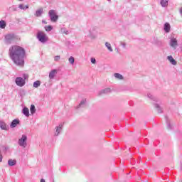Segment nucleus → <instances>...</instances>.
Listing matches in <instances>:
<instances>
[{"label":"nucleus","mask_w":182,"mask_h":182,"mask_svg":"<svg viewBox=\"0 0 182 182\" xmlns=\"http://www.w3.org/2000/svg\"><path fill=\"white\" fill-rule=\"evenodd\" d=\"M25 55H26L25 48L19 46H12L9 50L10 59L16 66H20V68L25 66Z\"/></svg>","instance_id":"1"},{"label":"nucleus","mask_w":182,"mask_h":182,"mask_svg":"<svg viewBox=\"0 0 182 182\" xmlns=\"http://www.w3.org/2000/svg\"><path fill=\"white\" fill-rule=\"evenodd\" d=\"M98 31L97 28L92 27L89 30L85 31V36L86 38H90V39H96L97 38Z\"/></svg>","instance_id":"2"},{"label":"nucleus","mask_w":182,"mask_h":182,"mask_svg":"<svg viewBox=\"0 0 182 182\" xmlns=\"http://www.w3.org/2000/svg\"><path fill=\"white\" fill-rule=\"evenodd\" d=\"M18 39V37H16V35L14 33H9L5 36L4 38V42L6 45H11V43H14L15 41Z\"/></svg>","instance_id":"3"},{"label":"nucleus","mask_w":182,"mask_h":182,"mask_svg":"<svg viewBox=\"0 0 182 182\" xmlns=\"http://www.w3.org/2000/svg\"><path fill=\"white\" fill-rule=\"evenodd\" d=\"M37 39L41 43H46V42L49 41V38L48 37L46 33H45V32L43 31H38L37 33Z\"/></svg>","instance_id":"4"},{"label":"nucleus","mask_w":182,"mask_h":182,"mask_svg":"<svg viewBox=\"0 0 182 182\" xmlns=\"http://www.w3.org/2000/svg\"><path fill=\"white\" fill-rule=\"evenodd\" d=\"M28 136L25 134H23L21 136V138H20L18 141V144L20 146V147H23V149H26V146H28Z\"/></svg>","instance_id":"5"},{"label":"nucleus","mask_w":182,"mask_h":182,"mask_svg":"<svg viewBox=\"0 0 182 182\" xmlns=\"http://www.w3.org/2000/svg\"><path fill=\"white\" fill-rule=\"evenodd\" d=\"M48 16L51 22H58V19H59V16H58L56 10H50L48 11Z\"/></svg>","instance_id":"6"},{"label":"nucleus","mask_w":182,"mask_h":182,"mask_svg":"<svg viewBox=\"0 0 182 182\" xmlns=\"http://www.w3.org/2000/svg\"><path fill=\"white\" fill-rule=\"evenodd\" d=\"M16 85H17V86H19L20 87H22L23 86H25V80L21 77H17L16 78Z\"/></svg>","instance_id":"7"},{"label":"nucleus","mask_w":182,"mask_h":182,"mask_svg":"<svg viewBox=\"0 0 182 182\" xmlns=\"http://www.w3.org/2000/svg\"><path fill=\"white\" fill-rule=\"evenodd\" d=\"M87 105V102L86 101V98H84L80 102L79 105L75 107V109L76 110L79 109H83L86 107Z\"/></svg>","instance_id":"8"},{"label":"nucleus","mask_w":182,"mask_h":182,"mask_svg":"<svg viewBox=\"0 0 182 182\" xmlns=\"http://www.w3.org/2000/svg\"><path fill=\"white\" fill-rule=\"evenodd\" d=\"M169 45L170 46H171V48H173V49H176L178 45V43H177V38L174 37L171 38L169 42Z\"/></svg>","instance_id":"9"},{"label":"nucleus","mask_w":182,"mask_h":182,"mask_svg":"<svg viewBox=\"0 0 182 182\" xmlns=\"http://www.w3.org/2000/svg\"><path fill=\"white\" fill-rule=\"evenodd\" d=\"M63 127V124H60L58 126L55 127V136H59L60 134Z\"/></svg>","instance_id":"10"},{"label":"nucleus","mask_w":182,"mask_h":182,"mask_svg":"<svg viewBox=\"0 0 182 182\" xmlns=\"http://www.w3.org/2000/svg\"><path fill=\"white\" fill-rule=\"evenodd\" d=\"M110 92H112L110 88H105L99 92L98 96H102V95H107V93H110Z\"/></svg>","instance_id":"11"},{"label":"nucleus","mask_w":182,"mask_h":182,"mask_svg":"<svg viewBox=\"0 0 182 182\" xmlns=\"http://www.w3.org/2000/svg\"><path fill=\"white\" fill-rule=\"evenodd\" d=\"M58 74V70H52L48 75L49 79L53 80L55 79V76Z\"/></svg>","instance_id":"12"},{"label":"nucleus","mask_w":182,"mask_h":182,"mask_svg":"<svg viewBox=\"0 0 182 182\" xmlns=\"http://www.w3.org/2000/svg\"><path fill=\"white\" fill-rule=\"evenodd\" d=\"M152 43L154 45H156V46H161L163 45V43L161 42V41H160L157 38H154V41H152Z\"/></svg>","instance_id":"13"},{"label":"nucleus","mask_w":182,"mask_h":182,"mask_svg":"<svg viewBox=\"0 0 182 182\" xmlns=\"http://www.w3.org/2000/svg\"><path fill=\"white\" fill-rule=\"evenodd\" d=\"M167 59L170 62V63H171V65H173L174 66H176V65H177V61H176V60H174V58H173L172 55L168 56Z\"/></svg>","instance_id":"14"},{"label":"nucleus","mask_w":182,"mask_h":182,"mask_svg":"<svg viewBox=\"0 0 182 182\" xmlns=\"http://www.w3.org/2000/svg\"><path fill=\"white\" fill-rule=\"evenodd\" d=\"M155 109L157 110L158 113H163V108L158 103H154Z\"/></svg>","instance_id":"15"},{"label":"nucleus","mask_w":182,"mask_h":182,"mask_svg":"<svg viewBox=\"0 0 182 182\" xmlns=\"http://www.w3.org/2000/svg\"><path fill=\"white\" fill-rule=\"evenodd\" d=\"M22 113L26 116V117H29V109H28V107H24L23 108Z\"/></svg>","instance_id":"16"},{"label":"nucleus","mask_w":182,"mask_h":182,"mask_svg":"<svg viewBox=\"0 0 182 182\" xmlns=\"http://www.w3.org/2000/svg\"><path fill=\"white\" fill-rule=\"evenodd\" d=\"M171 28V27L170 26V23H166L164 26V29L166 33H168V32H170Z\"/></svg>","instance_id":"17"},{"label":"nucleus","mask_w":182,"mask_h":182,"mask_svg":"<svg viewBox=\"0 0 182 182\" xmlns=\"http://www.w3.org/2000/svg\"><path fill=\"white\" fill-rule=\"evenodd\" d=\"M42 14H43V9H40L36 11L34 15L35 16H37V18H39L40 16H42Z\"/></svg>","instance_id":"18"},{"label":"nucleus","mask_w":182,"mask_h":182,"mask_svg":"<svg viewBox=\"0 0 182 182\" xmlns=\"http://www.w3.org/2000/svg\"><path fill=\"white\" fill-rule=\"evenodd\" d=\"M0 128L1 130H8V127H6V124L4 121L0 122Z\"/></svg>","instance_id":"19"},{"label":"nucleus","mask_w":182,"mask_h":182,"mask_svg":"<svg viewBox=\"0 0 182 182\" xmlns=\"http://www.w3.org/2000/svg\"><path fill=\"white\" fill-rule=\"evenodd\" d=\"M8 164L11 167H12L14 166H16V160H15V159H9L8 160Z\"/></svg>","instance_id":"20"},{"label":"nucleus","mask_w":182,"mask_h":182,"mask_svg":"<svg viewBox=\"0 0 182 182\" xmlns=\"http://www.w3.org/2000/svg\"><path fill=\"white\" fill-rule=\"evenodd\" d=\"M18 8L22 11H26V9H29V5L19 4Z\"/></svg>","instance_id":"21"},{"label":"nucleus","mask_w":182,"mask_h":182,"mask_svg":"<svg viewBox=\"0 0 182 182\" xmlns=\"http://www.w3.org/2000/svg\"><path fill=\"white\" fill-rule=\"evenodd\" d=\"M19 119H14L11 122V127L14 128L16 126H18V124H19Z\"/></svg>","instance_id":"22"},{"label":"nucleus","mask_w":182,"mask_h":182,"mask_svg":"<svg viewBox=\"0 0 182 182\" xmlns=\"http://www.w3.org/2000/svg\"><path fill=\"white\" fill-rule=\"evenodd\" d=\"M114 76L115 77V79H117L118 80H123L124 77L123 75H122V74L120 73H114Z\"/></svg>","instance_id":"23"},{"label":"nucleus","mask_w":182,"mask_h":182,"mask_svg":"<svg viewBox=\"0 0 182 182\" xmlns=\"http://www.w3.org/2000/svg\"><path fill=\"white\" fill-rule=\"evenodd\" d=\"M10 12H16L18 11V7L15 5H13L9 8Z\"/></svg>","instance_id":"24"},{"label":"nucleus","mask_w":182,"mask_h":182,"mask_svg":"<svg viewBox=\"0 0 182 182\" xmlns=\"http://www.w3.org/2000/svg\"><path fill=\"white\" fill-rule=\"evenodd\" d=\"M0 28L1 29H5V28H6V22L5 21H0Z\"/></svg>","instance_id":"25"},{"label":"nucleus","mask_w":182,"mask_h":182,"mask_svg":"<svg viewBox=\"0 0 182 182\" xmlns=\"http://www.w3.org/2000/svg\"><path fill=\"white\" fill-rule=\"evenodd\" d=\"M149 99H151V100H154V102H159V98L153 96L151 94H148Z\"/></svg>","instance_id":"26"},{"label":"nucleus","mask_w":182,"mask_h":182,"mask_svg":"<svg viewBox=\"0 0 182 182\" xmlns=\"http://www.w3.org/2000/svg\"><path fill=\"white\" fill-rule=\"evenodd\" d=\"M161 5L163 8H166L168 5V0H161Z\"/></svg>","instance_id":"27"},{"label":"nucleus","mask_w":182,"mask_h":182,"mask_svg":"<svg viewBox=\"0 0 182 182\" xmlns=\"http://www.w3.org/2000/svg\"><path fill=\"white\" fill-rule=\"evenodd\" d=\"M105 46L109 52H113V48H112V44H110V43L106 42Z\"/></svg>","instance_id":"28"},{"label":"nucleus","mask_w":182,"mask_h":182,"mask_svg":"<svg viewBox=\"0 0 182 182\" xmlns=\"http://www.w3.org/2000/svg\"><path fill=\"white\" fill-rule=\"evenodd\" d=\"M30 112H31V114H35L36 113V108L33 105H31Z\"/></svg>","instance_id":"29"},{"label":"nucleus","mask_w":182,"mask_h":182,"mask_svg":"<svg viewBox=\"0 0 182 182\" xmlns=\"http://www.w3.org/2000/svg\"><path fill=\"white\" fill-rule=\"evenodd\" d=\"M33 87H35L36 89L39 87V86H41V81L39 80H37V81H35L33 82Z\"/></svg>","instance_id":"30"},{"label":"nucleus","mask_w":182,"mask_h":182,"mask_svg":"<svg viewBox=\"0 0 182 182\" xmlns=\"http://www.w3.org/2000/svg\"><path fill=\"white\" fill-rule=\"evenodd\" d=\"M52 29H53V27L52 26H45V30L46 31V32H50V31H52Z\"/></svg>","instance_id":"31"},{"label":"nucleus","mask_w":182,"mask_h":182,"mask_svg":"<svg viewBox=\"0 0 182 182\" xmlns=\"http://www.w3.org/2000/svg\"><path fill=\"white\" fill-rule=\"evenodd\" d=\"M60 32L63 34L69 35V31H68V29H66V28H61Z\"/></svg>","instance_id":"32"},{"label":"nucleus","mask_w":182,"mask_h":182,"mask_svg":"<svg viewBox=\"0 0 182 182\" xmlns=\"http://www.w3.org/2000/svg\"><path fill=\"white\" fill-rule=\"evenodd\" d=\"M68 61H69V63H70V65H73V63H75V58L73 56H70L68 58Z\"/></svg>","instance_id":"33"},{"label":"nucleus","mask_w":182,"mask_h":182,"mask_svg":"<svg viewBox=\"0 0 182 182\" xmlns=\"http://www.w3.org/2000/svg\"><path fill=\"white\" fill-rule=\"evenodd\" d=\"M167 129L168 130H171V129H173V125L170 124V122H167Z\"/></svg>","instance_id":"34"},{"label":"nucleus","mask_w":182,"mask_h":182,"mask_svg":"<svg viewBox=\"0 0 182 182\" xmlns=\"http://www.w3.org/2000/svg\"><path fill=\"white\" fill-rule=\"evenodd\" d=\"M90 60H91V63H92V65H96V58H91Z\"/></svg>","instance_id":"35"},{"label":"nucleus","mask_w":182,"mask_h":182,"mask_svg":"<svg viewBox=\"0 0 182 182\" xmlns=\"http://www.w3.org/2000/svg\"><path fill=\"white\" fill-rule=\"evenodd\" d=\"M120 45H121V46H122V48H124V49H126V43H124V42H123V41H121L120 42Z\"/></svg>","instance_id":"36"},{"label":"nucleus","mask_w":182,"mask_h":182,"mask_svg":"<svg viewBox=\"0 0 182 182\" xmlns=\"http://www.w3.org/2000/svg\"><path fill=\"white\" fill-rule=\"evenodd\" d=\"M23 79L24 80H26V79H28V77H29V75H28V74H23Z\"/></svg>","instance_id":"37"},{"label":"nucleus","mask_w":182,"mask_h":182,"mask_svg":"<svg viewBox=\"0 0 182 182\" xmlns=\"http://www.w3.org/2000/svg\"><path fill=\"white\" fill-rule=\"evenodd\" d=\"M60 59V55H56L54 57V60L55 62H58V60H59Z\"/></svg>","instance_id":"38"},{"label":"nucleus","mask_w":182,"mask_h":182,"mask_svg":"<svg viewBox=\"0 0 182 182\" xmlns=\"http://www.w3.org/2000/svg\"><path fill=\"white\" fill-rule=\"evenodd\" d=\"M179 13H180V14H181V16H182V7L179 9Z\"/></svg>","instance_id":"39"},{"label":"nucleus","mask_w":182,"mask_h":182,"mask_svg":"<svg viewBox=\"0 0 182 182\" xmlns=\"http://www.w3.org/2000/svg\"><path fill=\"white\" fill-rule=\"evenodd\" d=\"M41 182H46L45 179H43V178L41 179Z\"/></svg>","instance_id":"40"},{"label":"nucleus","mask_w":182,"mask_h":182,"mask_svg":"<svg viewBox=\"0 0 182 182\" xmlns=\"http://www.w3.org/2000/svg\"><path fill=\"white\" fill-rule=\"evenodd\" d=\"M43 23H46V21H43Z\"/></svg>","instance_id":"41"},{"label":"nucleus","mask_w":182,"mask_h":182,"mask_svg":"<svg viewBox=\"0 0 182 182\" xmlns=\"http://www.w3.org/2000/svg\"><path fill=\"white\" fill-rule=\"evenodd\" d=\"M18 1H23V0H18Z\"/></svg>","instance_id":"42"},{"label":"nucleus","mask_w":182,"mask_h":182,"mask_svg":"<svg viewBox=\"0 0 182 182\" xmlns=\"http://www.w3.org/2000/svg\"><path fill=\"white\" fill-rule=\"evenodd\" d=\"M108 1H112V0H108Z\"/></svg>","instance_id":"43"}]
</instances>
